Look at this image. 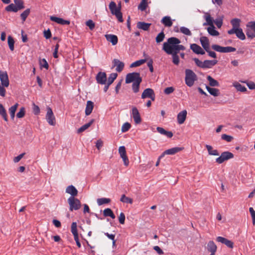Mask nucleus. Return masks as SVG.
Masks as SVG:
<instances>
[{"mask_svg":"<svg viewBox=\"0 0 255 255\" xmlns=\"http://www.w3.org/2000/svg\"><path fill=\"white\" fill-rule=\"evenodd\" d=\"M162 49L168 54L172 56V62L175 64V37L168 39L163 44Z\"/></svg>","mask_w":255,"mask_h":255,"instance_id":"f257e3e1","label":"nucleus"},{"mask_svg":"<svg viewBox=\"0 0 255 255\" xmlns=\"http://www.w3.org/2000/svg\"><path fill=\"white\" fill-rule=\"evenodd\" d=\"M0 96L4 97L5 95L6 90L4 87H8L9 85V82L7 73L6 71H0Z\"/></svg>","mask_w":255,"mask_h":255,"instance_id":"f03ea898","label":"nucleus"},{"mask_svg":"<svg viewBox=\"0 0 255 255\" xmlns=\"http://www.w3.org/2000/svg\"><path fill=\"white\" fill-rule=\"evenodd\" d=\"M198 79L196 74L191 70L186 69L185 70V83L189 87H192L194 82Z\"/></svg>","mask_w":255,"mask_h":255,"instance_id":"7ed1b4c3","label":"nucleus"},{"mask_svg":"<svg viewBox=\"0 0 255 255\" xmlns=\"http://www.w3.org/2000/svg\"><path fill=\"white\" fill-rule=\"evenodd\" d=\"M67 202L69 205V210L73 211V210H78L81 207V203L80 201L75 197H70Z\"/></svg>","mask_w":255,"mask_h":255,"instance_id":"20e7f679","label":"nucleus"},{"mask_svg":"<svg viewBox=\"0 0 255 255\" xmlns=\"http://www.w3.org/2000/svg\"><path fill=\"white\" fill-rule=\"evenodd\" d=\"M246 32L248 38L253 39L255 37V21H250L247 23Z\"/></svg>","mask_w":255,"mask_h":255,"instance_id":"39448f33","label":"nucleus"},{"mask_svg":"<svg viewBox=\"0 0 255 255\" xmlns=\"http://www.w3.org/2000/svg\"><path fill=\"white\" fill-rule=\"evenodd\" d=\"M138 81H142V79L140 76L139 73H130L128 74L126 76V83L127 84L130 83L131 82H135Z\"/></svg>","mask_w":255,"mask_h":255,"instance_id":"423d86ee","label":"nucleus"},{"mask_svg":"<svg viewBox=\"0 0 255 255\" xmlns=\"http://www.w3.org/2000/svg\"><path fill=\"white\" fill-rule=\"evenodd\" d=\"M234 157V154L229 151H225L221 153L220 156L216 159V162L221 164L224 161Z\"/></svg>","mask_w":255,"mask_h":255,"instance_id":"0eeeda50","label":"nucleus"},{"mask_svg":"<svg viewBox=\"0 0 255 255\" xmlns=\"http://www.w3.org/2000/svg\"><path fill=\"white\" fill-rule=\"evenodd\" d=\"M46 119L48 123L51 126H55L56 120L52 109L48 107L47 109V113L46 115Z\"/></svg>","mask_w":255,"mask_h":255,"instance_id":"6e6552de","label":"nucleus"},{"mask_svg":"<svg viewBox=\"0 0 255 255\" xmlns=\"http://www.w3.org/2000/svg\"><path fill=\"white\" fill-rule=\"evenodd\" d=\"M77 227V223L76 222H73L71 225V233L74 236V240L76 243V245L79 248H80L81 246L78 238Z\"/></svg>","mask_w":255,"mask_h":255,"instance_id":"1a4fd4ad","label":"nucleus"},{"mask_svg":"<svg viewBox=\"0 0 255 255\" xmlns=\"http://www.w3.org/2000/svg\"><path fill=\"white\" fill-rule=\"evenodd\" d=\"M141 98H150L152 101H154L155 94L153 90L151 88L145 89L141 95Z\"/></svg>","mask_w":255,"mask_h":255,"instance_id":"9d476101","label":"nucleus"},{"mask_svg":"<svg viewBox=\"0 0 255 255\" xmlns=\"http://www.w3.org/2000/svg\"><path fill=\"white\" fill-rule=\"evenodd\" d=\"M107 80V75L105 72H100L96 76V80L99 84H106Z\"/></svg>","mask_w":255,"mask_h":255,"instance_id":"9b49d317","label":"nucleus"},{"mask_svg":"<svg viewBox=\"0 0 255 255\" xmlns=\"http://www.w3.org/2000/svg\"><path fill=\"white\" fill-rule=\"evenodd\" d=\"M187 112L184 110L179 112L177 117V122L179 124L182 125L185 121L187 118Z\"/></svg>","mask_w":255,"mask_h":255,"instance_id":"f8f14e48","label":"nucleus"},{"mask_svg":"<svg viewBox=\"0 0 255 255\" xmlns=\"http://www.w3.org/2000/svg\"><path fill=\"white\" fill-rule=\"evenodd\" d=\"M50 19L54 22H56L58 24L61 25H69L70 23L69 20H65L62 18L58 17L55 16H51Z\"/></svg>","mask_w":255,"mask_h":255,"instance_id":"ddd939ff","label":"nucleus"},{"mask_svg":"<svg viewBox=\"0 0 255 255\" xmlns=\"http://www.w3.org/2000/svg\"><path fill=\"white\" fill-rule=\"evenodd\" d=\"M132 117L136 124L140 123L141 118L137 109L135 107L132 109Z\"/></svg>","mask_w":255,"mask_h":255,"instance_id":"4468645a","label":"nucleus"},{"mask_svg":"<svg viewBox=\"0 0 255 255\" xmlns=\"http://www.w3.org/2000/svg\"><path fill=\"white\" fill-rule=\"evenodd\" d=\"M113 63V66L116 67V70L117 72H120L123 70L125 64L123 62L118 59H114Z\"/></svg>","mask_w":255,"mask_h":255,"instance_id":"2eb2a0df","label":"nucleus"},{"mask_svg":"<svg viewBox=\"0 0 255 255\" xmlns=\"http://www.w3.org/2000/svg\"><path fill=\"white\" fill-rule=\"evenodd\" d=\"M217 241L226 245L228 247L232 249L233 248L234 243L230 240H228L222 237H218L216 239Z\"/></svg>","mask_w":255,"mask_h":255,"instance_id":"dca6fc26","label":"nucleus"},{"mask_svg":"<svg viewBox=\"0 0 255 255\" xmlns=\"http://www.w3.org/2000/svg\"><path fill=\"white\" fill-rule=\"evenodd\" d=\"M191 49L196 54L203 55L205 54L204 50L198 45L192 44L190 45Z\"/></svg>","mask_w":255,"mask_h":255,"instance_id":"f3484780","label":"nucleus"},{"mask_svg":"<svg viewBox=\"0 0 255 255\" xmlns=\"http://www.w3.org/2000/svg\"><path fill=\"white\" fill-rule=\"evenodd\" d=\"M66 192L69 194L71 196L75 197L78 195V190L73 185H69L66 189Z\"/></svg>","mask_w":255,"mask_h":255,"instance_id":"a211bd4d","label":"nucleus"},{"mask_svg":"<svg viewBox=\"0 0 255 255\" xmlns=\"http://www.w3.org/2000/svg\"><path fill=\"white\" fill-rule=\"evenodd\" d=\"M107 40L112 43L113 45H115L118 42V37L114 34H106L105 35Z\"/></svg>","mask_w":255,"mask_h":255,"instance_id":"6ab92c4d","label":"nucleus"},{"mask_svg":"<svg viewBox=\"0 0 255 255\" xmlns=\"http://www.w3.org/2000/svg\"><path fill=\"white\" fill-rule=\"evenodd\" d=\"M109 8L112 14L115 15L121 12L120 7H117L116 3L114 1H111L109 4Z\"/></svg>","mask_w":255,"mask_h":255,"instance_id":"aec40b11","label":"nucleus"},{"mask_svg":"<svg viewBox=\"0 0 255 255\" xmlns=\"http://www.w3.org/2000/svg\"><path fill=\"white\" fill-rule=\"evenodd\" d=\"M218 62L216 60H206L203 62V68H211L215 65Z\"/></svg>","mask_w":255,"mask_h":255,"instance_id":"412c9836","label":"nucleus"},{"mask_svg":"<svg viewBox=\"0 0 255 255\" xmlns=\"http://www.w3.org/2000/svg\"><path fill=\"white\" fill-rule=\"evenodd\" d=\"M94 108V103L91 101H88L87 102L86 109H85V114L86 116L90 115Z\"/></svg>","mask_w":255,"mask_h":255,"instance_id":"4be33fe9","label":"nucleus"},{"mask_svg":"<svg viewBox=\"0 0 255 255\" xmlns=\"http://www.w3.org/2000/svg\"><path fill=\"white\" fill-rule=\"evenodd\" d=\"M156 129L159 133L166 136L168 138H170L173 136V133L171 131H167L162 128L157 127Z\"/></svg>","mask_w":255,"mask_h":255,"instance_id":"5701e85b","label":"nucleus"},{"mask_svg":"<svg viewBox=\"0 0 255 255\" xmlns=\"http://www.w3.org/2000/svg\"><path fill=\"white\" fill-rule=\"evenodd\" d=\"M200 41L202 47L205 50L210 48L209 41L207 37L202 36L200 39Z\"/></svg>","mask_w":255,"mask_h":255,"instance_id":"b1692460","label":"nucleus"},{"mask_svg":"<svg viewBox=\"0 0 255 255\" xmlns=\"http://www.w3.org/2000/svg\"><path fill=\"white\" fill-rule=\"evenodd\" d=\"M206 88L208 92L214 97H217L220 95V91L218 89L211 88L208 86H206Z\"/></svg>","mask_w":255,"mask_h":255,"instance_id":"393cba45","label":"nucleus"},{"mask_svg":"<svg viewBox=\"0 0 255 255\" xmlns=\"http://www.w3.org/2000/svg\"><path fill=\"white\" fill-rule=\"evenodd\" d=\"M151 24L145 23L144 22H138L137 23V27L138 29H142L143 30H147L149 28Z\"/></svg>","mask_w":255,"mask_h":255,"instance_id":"a878e982","label":"nucleus"},{"mask_svg":"<svg viewBox=\"0 0 255 255\" xmlns=\"http://www.w3.org/2000/svg\"><path fill=\"white\" fill-rule=\"evenodd\" d=\"M208 154L210 155L219 156L220 155L219 152L216 149H214L213 147L210 145H206Z\"/></svg>","mask_w":255,"mask_h":255,"instance_id":"bb28decb","label":"nucleus"},{"mask_svg":"<svg viewBox=\"0 0 255 255\" xmlns=\"http://www.w3.org/2000/svg\"><path fill=\"white\" fill-rule=\"evenodd\" d=\"M217 246L212 241H210L208 242L207 246V249L209 252H216Z\"/></svg>","mask_w":255,"mask_h":255,"instance_id":"cd10ccee","label":"nucleus"},{"mask_svg":"<svg viewBox=\"0 0 255 255\" xmlns=\"http://www.w3.org/2000/svg\"><path fill=\"white\" fill-rule=\"evenodd\" d=\"M94 122V120L92 119L88 123L85 124L84 125L82 126L81 128H80L78 130V133H81L85 131L86 129L88 128Z\"/></svg>","mask_w":255,"mask_h":255,"instance_id":"c85d7f7f","label":"nucleus"},{"mask_svg":"<svg viewBox=\"0 0 255 255\" xmlns=\"http://www.w3.org/2000/svg\"><path fill=\"white\" fill-rule=\"evenodd\" d=\"M207 79L209 82V85L211 87H219V82L214 78H213L211 76L208 75L207 77Z\"/></svg>","mask_w":255,"mask_h":255,"instance_id":"c756f323","label":"nucleus"},{"mask_svg":"<svg viewBox=\"0 0 255 255\" xmlns=\"http://www.w3.org/2000/svg\"><path fill=\"white\" fill-rule=\"evenodd\" d=\"M161 22L167 27H170L172 25V22L169 16H164L161 20Z\"/></svg>","mask_w":255,"mask_h":255,"instance_id":"7c9ffc66","label":"nucleus"},{"mask_svg":"<svg viewBox=\"0 0 255 255\" xmlns=\"http://www.w3.org/2000/svg\"><path fill=\"white\" fill-rule=\"evenodd\" d=\"M206 22L204 23L203 25H209L210 26L214 25V20L209 14L206 13L205 15Z\"/></svg>","mask_w":255,"mask_h":255,"instance_id":"2f4dec72","label":"nucleus"},{"mask_svg":"<svg viewBox=\"0 0 255 255\" xmlns=\"http://www.w3.org/2000/svg\"><path fill=\"white\" fill-rule=\"evenodd\" d=\"M0 115L3 118V120L7 122L8 121L6 112L4 107L0 103Z\"/></svg>","mask_w":255,"mask_h":255,"instance_id":"473e14b6","label":"nucleus"},{"mask_svg":"<svg viewBox=\"0 0 255 255\" xmlns=\"http://www.w3.org/2000/svg\"><path fill=\"white\" fill-rule=\"evenodd\" d=\"M176 54H177L178 51H179L181 50H184V47L181 45H178V44H179L180 42V41L179 40V39L176 38ZM178 63H179V59H178V56L176 55V65H177L178 64Z\"/></svg>","mask_w":255,"mask_h":255,"instance_id":"72a5a7b5","label":"nucleus"},{"mask_svg":"<svg viewBox=\"0 0 255 255\" xmlns=\"http://www.w3.org/2000/svg\"><path fill=\"white\" fill-rule=\"evenodd\" d=\"M241 20L239 18H234L231 20V23L232 26L236 29L241 28L240 27Z\"/></svg>","mask_w":255,"mask_h":255,"instance_id":"f704fd0d","label":"nucleus"},{"mask_svg":"<svg viewBox=\"0 0 255 255\" xmlns=\"http://www.w3.org/2000/svg\"><path fill=\"white\" fill-rule=\"evenodd\" d=\"M103 214L105 217H110L112 219H115L116 217L113 211L110 208L105 209L103 211Z\"/></svg>","mask_w":255,"mask_h":255,"instance_id":"c9c22d12","label":"nucleus"},{"mask_svg":"<svg viewBox=\"0 0 255 255\" xmlns=\"http://www.w3.org/2000/svg\"><path fill=\"white\" fill-rule=\"evenodd\" d=\"M207 30L211 35L218 36L219 35V32L215 30V27L214 25L208 27Z\"/></svg>","mask_w":255,"mask_h":255,"instance_id":"e433bc0d","label":"nucleus"},{"mask_svg":"<svg viewBox=\"0 0 255 255\" xmlns=\"http://www.w3.org/2000/svg\"><path fill=\"white\" fill-rule=\"evenodd\" d=\"M233 86L236 88V89L238 91H240V92H245L246 91H247V88L242 85L241 84L238 83V82H236L235 83L233 84Z\"/></svg>","mask_w":255,"mask_h":255,"instance_id":"4c0bfd02","label":"nucleus"},{"mask_svg":"<svg viewBox=\"0 0 255 255\" xmlns=\"http://www.w3.org/2000/svg\"><path fill=\"white\" fill-rule=\"evenodd\" d=\"M7 42L10 50L12 51H13L14 48V41L13 38L10 35L7 37Z\"/></svg>","mask_w":255,"mask_h":255,"instance_id":"58836bf2","label":"nucleus"},{"mask_svg":"<svg viewBox=\"0 0 255 255\" xmlns=\"http://www.w3.org/2000/svg\"><path fill=\"white\" fill-rule=\"evenodd\" d=\"M174 154H175V147L166 150L161 154L160 157H163L165 155H173Z\"/></svg>","mask_w":255,"mask_h":255,"instance_id":"ea45409f","label":"nucleus"},{"mask_svg":"<svg viewBox=\"0 0 255 255\" xmlns=\"http://www.w3.org/2000/svg\"><path fill=\"white\" fill-rule=\"evenodd\" d=\"M236 35L238 38L240 39L241 40H244L246 39V36L245 34L244 33L243 30L242 28L238 29Z\"/></svg>","mask_w":255,"mask_h":255,"instance_id":"a19ab883","label":"nucleus"},{"mask_svg":"<svg viewBox=\"0 0 255 255\" xmlns=\"http://www.w3.org/2000/svg\"><path fill=\"white\" fill-rule=\"evenodd\" d=\"M146 61V59H140V60L136 61L131 64V65H130V67L132 68V67H135L139 66L143 64V63H144Z\"/></svg>","mask_w":255,"mask_h":255,"instance_id":"79ce46f5","label":"nucleus"},{"mask_svg":"<svg viewBox=\"0 0 255 255\" xmlns=\"http://www.w3.org/2000/svg\"><path fill=\"white\" fill-rule=\"evenodd\" d=\"M148 3L147 0H141L140 4L138 6V8L141 11H144L147 7Z\"/></svg>","mask_w":255,"mask_h":255,"instance_id":"37998d69","label":"nucleus"},{"mask_svg":"<svg viewBox=\"0 0 255 255\" xmlns=\"http://www.w3.org/2000/svg\"><path fill=\"white\" fill-rule=\"evenodd\" d=\"M5 10L7 11H13L14 12H16L18 10H19V9L17 8V7H16L15 5H14L13 3H11L10 4H9L8 6H7L5 7Z\"/></svg>","mask_w":255,"mask_h":255,"instance_id":"c03bdc74","label":"nucleus"},{"mask_svg":"<svg viewBox=\"0 0 255 255\" xmlns=\"http://www.w3.org/2000/svg\"><path fill=\"white\" fill-rule=\"evenodd\" d=\"M120 201L123 203L132 204L133 200L131 198L126 196L125 195H122Z\"/></svg>","mask_w":255,"mask_h":255,"instance_id":"a18cd8bd","label":"nucleus"},{"mask_svg":"<svg viewBox=\"0 0 255 255\" xmlns=\"http://www.w3.org/2000/svg\"><path fill=\"white\" fill-rule=\"evenodd\" d=\"M110 201L111 200L109 198H102L97 199V203L99 206H101L105 204H108L110 203Z\"/></svg>","mask_w":255,"mask_h":255,"instance_id":"49530a36","label":"nucleus"},{"mask_svg":"<svg viewBox=\"0 0 255 255\" xmlns=\"http://www.w3.org/2000/svg\"><path fill=\"white\" fill-rule=\"evenodd\" d=\"M15 6L19 10L24 8V2L22 0H13Z\"/></svg>","mask_w":255,"mask_h":255,"instance_id":"de8ad7c7","label":"nucleus"},{"mask_svg":"<svg viewBox=\"0 0 255 255\" xmlns=\"http://www.w3.org/2000/svg\"><path fill=\"white\" fill-rule=\"evenodd\" d=\"M30 9L29 8H27L26 9V10H25L21 14H20V17H21V18L22 19V22H24L27 17L28 16V15L30 13Z\"/></svg>","mask_w":255,"mask_h":255,"instance_id":"09e8293b","label":"nucleus"},{"mask_svg":"<svg viewBox=\"0 0 255 255\" xmlns=\"http://www.w3.org/2000/svg\"><path fill=\"white\" fill-rule=\"evenodd\" d=\"M141 81L133 82L132 85V89L134 93H137L139 90V85Z\"/></svg>","mask_w":255,"mask_h":255,"instance_id":"8fccbe9b","label":"nucleus"},{"mask_svg":"<svg viewBox=\"0 0 255 255\" xmlns=\"http://www.w3.org/2000/svg\"><path fill=\"white\" fill-rule=\"evenodd\" d=\"M117 76L118 74L117 73H113L111 74L108 79L107 83H109V85L112 84L114 80L117 78Z\"/></svg>","mask_w":255,"mask_h":255,"instance_id":"3c124183","label":"nucleus"},{"mask_svg":"<svg viewBox=\"0 0 255 255\" xmlns=\"http://www.w3.org/2000/svg\"><path fill=\"white\" fill-rule=\"evenodd\" d=\"M180 31L181 33L183 34L188 35V36H191L192 35V33L190 31V30L187 27L182 26L180 28Z\"/></svg>","mask_w":255,"mask_h":255,"instance_id":"603ef678","label":"nucleus"},{"mask_svg":"<svg viewBox=\"0 0 255 255\" xmlns=\"http://www.w3.org/2000/svg\"><path fill=\"white\" fill-rule=\"evenodd\" d=\"M130 127H131V125L129 123H128V122L125 123L123 125V126L122 127L121 130H122V132H127L130 129Z\"/></svg>","mask_w":255,"mask_h":255,"instance_id":"864d4df0","label":"nucleus"},{"mask_svg":"<svg viewBox=\"0 0 255 255\" xmlns=\"http://www.w3.org/2000/svg\"><path fill=\"white\" fill-rule=\"evenodd\" d=\"M165 37V34L163 31L160 32L156 37V41L157 43H160L162 42Z\"/></svg>","mask_w":255,"mask_h":255,"instance_id":"5fc2aeb1","label":"nucleus"},{"mask_svg":"<svg viewBox=\"0 0 255 255\" xmlns=\"http://www.w3.org/2000/svg\"><path fill=\"white\" fill-rule=\"evenodd\" d=\"M25 114V109L24 107H21L20 108L19 112L16 114V117L18 118H23Z\"/></svg>","mask_w":255,"mask_h":255,"instance_id":"6e6d98bb","label":"nucleus"},{"mask_svg":"<svg viewBox=\"0 0 255 255\" xmlns=\"http://www.w3.org/2000/svg\"><path fill=\"white\" fill-rule=\"evenodd\" d=\"M236 51V48L231 46L223 47V53H229Z\"/></svg>","mask_w":255,"mask_h":255,"instance_id":"4d7b16f0","label":"nucleus"},{"mask_svg":"<svg viewBox=\"0 0 255 255\" xmlns=\"http://www.w3.org/2000/svg\"><path fill=\"white\" fill-rule=\"evenodd\" d=\"M212 48L216 51L223 53V47L222 46L216 44H214L212 45Z\"/></svg>","mask_w":255,"mask_h":255,"instance_id":"13d9d810","label":"nucleus"},{"mask_svg":"<svg viewBox=\"0 0 255 255\" xmlns=\"http://www.w3.org/2000/svg\"><path fill=\"white\" fill-rule=\"evenodd\" d=\"M40 65L41 67L44 68L46 69H48V64L45 59H42L40 61Z\"/></svg>","mask_w":255,"mask_h":255,"instance_id":"bf43d9fd","label":"nucleus"},{"mask_svg":"<svg viewBox=\"0 0 255 255\" xmlns=\"http://www.w3.org/2000/svg\"><path fill=\"white\" fill-rule=\"evenodd\" d=\"M221 138L222 139L225 140L228 142L231 141L233 139V137L232 136L226 134H222L221 136Z\"/></svg>","mask_w":255,"mask_h":255,"instance_id":"052dcab7","label":"nucleus"},{"mask_svg":"<svg viewBox=\"0 0 255 255\" xmlns=\"http://www.w3.org/2000/svg\"><path fill=\"white\" fill-rule=\"evenodd\" d=\"M86 24L91 30H93L95 26L94 22L92 20H88L86 22Z\"/></svg>","mask_w":255,"mask_h":255,"instance_id":"680f3d73","label":"nucleus"},{"mask_svg":"<svg viewBox=\"0 0 255 255\" xmlns=\"http://www.w3.org/2000/svg\"><path fill=\"white\" fill-rule=\"evenodd\" d=\"M18 106V104L16 103L15 105H14L13 106L10 107L9 108V113L15 114V111H16V109H17Z\"/></svg>","mask_w":255,"mask_h":255,"instance_id":"e2e57ef3","label":"nucleus"},{"mask_svg":"<svg viewBox=\"0 0 255 255\" xmlns=\"http://www.w3.org/2000/svg\"><path fill=\"white\" fill-rule=\"evenodd\" d=\"M242 82L246 83L249 88L251 90H255V84L253 82H247V81H242Z\"/></svg>","mask_w":255,"mask_h":255,"instance_id":"0e129e2a","label":"nucleus"},{"mask_svg":"<svg viewBox=\"0 0 255 255\" xmlns=\"http://www.w3.org/2000/svg\"><path fill=\"white\" fill-rule=\"evenodd\" d=\"M214 22L218 28H220L223 24V20L221 18L216 19Z\"/></svg>","mask_w":255,"mask_h":255,"instance_id":"69168bd1","label":"nucleus"},{"mask_svg":"<svg viewBox=\"0 0 255 255\" xmlns=\"http://www.w3.org/2000/svg\"><path fill=\"white\" fill-rule=\"evenodd\" d=\"M119 222L121 224H124L125 220V215L123 213H122V212L121 213L120 216L119 217Z\"/></svg>","mask_w":255,"mask_h":255,"instance_id":"338daca9","label":"nucleus"},{"mask_svg":"<svg viewBox=\"0 0 255 255\" xmlns=\"http://www.w3.org/2000/svg\"><path fill=\"white\" fill-rule=\"evenodd\" d=\"M33 111L35 115H38L40 113L39 107L35 104H33Z\"/></svg>","mask_w":255,"mask_h":255,"instance_id":"774afa93","label":"nucleus"}]
</instances>
